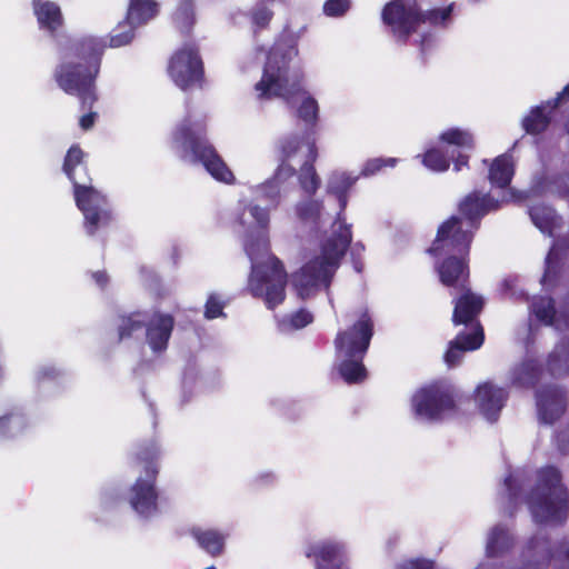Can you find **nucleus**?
<instances>
[{
  "instance_id": "obj_1",
  "label": "nucleus",
  "mask_w": 569,
  "mask_h": 569,
  "mask_svg": "<svg viewBox=\"0 0 569 569\" xmlns=\"http://www.w3.org/2000/svg\"><path fill=\"white\" fill-rule=\"evenodd\" d=\"M333 277L332 269L315 258L288 277L282 261L271 254L266 261L252 264L248 289L254 298H262L268 309L273 310L284 301L288 281L297 297L305 301L322 289L329 291Z\"/></svg>"
},
{
  "instance_id": "obj_2",
  "label": "nucleus",
  "mask_w": 569,
  "mask_h": 569,
  "mask_svg": "<svg viewBox=\"0 0 569 569\" xmlns=\"http://www.w3.org/2000/svg\"><path fill=\"white\" fill-rule=\"evenodd\" d=\"M107 44L102 38L83 37L76 41L69 53L56 67L53 79L67 94L78 98L80 109L98 101L96 80Z\"/></svg>"
},
{
  "instance_id": "obj_3",
  "label": "nucleus",
  "mask_w": 569,
  "mask_h": 569,
  "mask_svg": "<svg viewBox=\"0 0 569 569\" xmlns=\"http://www.w3.org/2000/svg\"><path fill=\"white\" fill-rule=\"evenodd\" d=\"M471 243V231H462L459 217L451 216L438 227L436 238L427 249V253L432 257L445 256L436 266L441 284L457 290L470 286Z\"/></svg>"
},
{
  "instance_id": "obj_4",
  "label": "nucleus",
  "mask_w": 569,
  "mask_h": 569,
  "mask_svg": "<svg viewBox=\"0 0 569 569\" xmlns=\"http://www.w3.org/2000/svg\"><path fill=\"white\" fill-rule=\"evenodd\" d=\"M62 171L71 181L77 208L83 214V228L93 237L114 220L108 198L92 187L86 153L78 143L72 144L63 159Z\"/></svg>"
},
{
  "instance_id": "obj_5",
  "label": "nucleus",
  "mask_w": 569,
  "mask_h": 569,
  "mask_svg": "<svg viewBox=\"0 0 569 569\" xmlns=\"http://www.w3.org/2000/svg\"><path fill=\"white\" fill-rule=\"evenodd\" d=\"M172 142L182 161L201 164L219 182L231 184L236 181L233 172L210 141L204 119L184 117L172 131Z\"/></svg>"
},
{
  "instance_id": "obj_6",
  "label": "nucleus",
  "mask_w": 569,
  "mask_h": 569,
  "mask_svg": "<svg viewBox=\"0 0 569 569\" xmlns=\"http://www.w3.org/2000/svg\"><path fill=\"white\" fill-rule=\"evenodd\" d=\"M373 333L375 321L368 308L360 311L350 327L337 332L333 340L336 369L347 385H359L367 379L368 371L363 360Z\"/></svg>"
},
{
  "instance_id": "obj_7",
  "label": "nucleus",
  "mask_w": 569,
  "mask_h": 569,
  "mask_svg": "<svg viewBox=\"0 0 569 569\" xmlns=\"http://www.w3.org/2000/svg\"><path fill=\"white\" fill-rule=\"evenodd\" d=\"M259 99L282 98L287 103L307 94L303 88V74L296 73L289 78V59L272 49L263 67L261 79L254 84Z\"/></svg>"
},
{
  "instance_id": "obj_8",
  "label": "nucleus",
  "mask_w": 569,
  "mask_h": 569,
  "mask_svg": "<svg viewBox=\"0 0 569 569\" xmlns=\"http://www.w3.org/2000/svg\"><path fill=\"white\" fill-rule=\"evenodd\" d=\"M509 498H569V490L562 482L558 468L546 466L536 473V483L528 471L517 469L505 478Z\"/></svg>"
},
{
  "instance_id": "obj_9",
  "label": "nucleus",
  "mask_w": 569,
  "mask_h": 569,
  "mask_svg": "<svg viewBox=\"0 0 569 569\" xmlns=\"http://www.w3.org/2000/svg\"><path fill=\"white\" fill-rule=\"evenodd\" d=\"M457 398L456 389L450 383L435 381L420 388L413 395L411 405L417 417L433 422L457 411Z\"/></svg>"
},
{
  "instance_id": "obj_10",
  "label": "nucleus",
  "mask_w": 569,
  "mask_h": 569,
  "mask_svg": "<svg viewBox=\"0 0 569 569\" xmlns=\"http://www.w3.org/2000/svg\"><path fill=\"white\" fill-rule=\"evenodd\" d=\"M168 74L174 84L183 91L203 89L206 84L204 63L199 47L184 43L169 59Z\"/></svg>"
},
{
  "instance_id": "obj_11",
  "label": "nucleus",
  "mask_w": 569,
  "mask_h": 569,
  "mask_svg": "<svg viewBox=\"0 0 569 569\" xmlns=\"http://www.w3.org/2000/svg\"><path fill=\"white\" fill-rule=\"evenodd\" d=\"M418 14V0H391L381 10V21L393 40L406 46L419 29Z\"/></svg>"
},
{
  "instance_id": "obj_12",
  "label": "nucleus",
  "mask_w": 569,
  "mask_h": 569,
  "mask_svg": "<svg viewBox=\"0 0 569 569\" xmlns=\"http://www.w3.org/2000/svg\"><path fill=\"white\" fill-rule=\"evenodd\" d=\"M160 448L156 439L142 441L134 453V462L142 469L143 475L138 477L132 486L133 498H158L156 487L159 473L158 460Z\"/></svg>"
},
{
  "instance_id": "obj_13",
  "label": "nucleus",
  "mask_w": 569,
  "mask_h": 569,
  "mask_svg": "<svg viewBox=\"0 0 569 569\" xmlns=\"http://www.w3.org/2000/svg\"><path fill=\"white\" fill-rule=\"evenodd\" d=\"M460 293L452 300L453 311L451 321L455 326H465L469 332L483 331V327L479 320L481 312L485 309V298L472 291L471 287L459 290Z\"/></svg>"
},
{
  "instance_id": "obj_14",
  "label": "nucleus",
  "mask_w": 569,
  "mask_h": 569,
  "mask_svg": "<svg viewBox=\"0 0 569 569\" xmlns=\"http://www.w3.org/2000/svg\"><path fill=\"white\" fill-rule=\"evenodd\" d=\"M499 207V201L490 194H481L479 191L468 193L458 204V217L462 223V231H471L473 239L482 218Z\"/></svg>"
},
{
  "instance_id": "obj_15",
  "label": "nucleus",
  "mask_w": 569,
  "mask_h": 569,
  "mask_svg": "<svg viewBox=\"0 0 569 569\" xmlns=\"http://www.w3.org/2000/svg\"><path fill=\"white\" fill-rule=\"evenodd\" d=\"M351 241V226L341 223L339 228L322 242L321 253L320 256L315 257V259L320 260L325 267L331 268L332 272L336 273V270L350 247Z\"/></svg>"
},
{
  "instance_id": "obj_16",
  "label": "nucleus",
  "mask_w": 569,
  "mask_h": 569,
  "mask_svg": "<svg viewBox=\"0 0 569 569\" xmlns=\"http://www.w3.org/2000/svg\"><path fill=\"white\" fill-rule=\"evenodd\" d=\"M174 318L159 310L148 311L146 321V340L153 352H162L168 348L174 329Z\"/></svg>"
},
{
  "instance_id": "obj_17",
  "label": "nucleus",
  "mask_w": 569,
  "mask_h": 569,
  "mask_svg": "<svg viewBox=\"0 0 569 569\" xmlns=\"http://www.w3.org/2000/svg\"><path fill=\"white\" fill-rule=\"evenodd\" d=\"M438 140L446 146H453L459 149L457 153L451 152L453 161V171L459 172L463 168H469L471 152L476 148V139L471 131L461 128H449L442 131Z\"/></svg>"
},
{
  "instance_id": "obj_18",
  "label": "nucleus",
  "mask_w": 569,
  "mask_h": 569,
  "mask_svg": "<svg viewBox=\"0 0 569 569\" xmlns=\"http://www.w3.org/2000/svg\"><path fill=\"white\" fill-rule=\"evenodd\" d=\"M539 418L545 423H553L566 411L567 393L558 386H546L536 392Z\"/></svg>"
},
{
  "instance_id": "obj_19",
  "label": "nucleus",
  "mask_w": 569,
  "mask_h": 569,
  "mask_svg": "<svg viewBox=\"0 0 569 569\" xmlns=\"http://www.w3.org/2000/svg\"><path fill=\"white\" fill-rule=\"evenodd\" d=\"M509 398L507 389L492 382H483L477 388V401L480 412L490 422L498 420L500 411Z\"/></svg>"
},
{
  "instance_id": "obj_20",
  "label": "nucleus",
  "mask_w": 569,
  "mask_h": 569,
  "mask_svg": "<svg viewBox=\"0 0 569 569\" xmlns=\"http://www.w3.org/2000/svg\"><path fill=\"white\" fill-rule=\"evenodd\" d=\"M538 523L560 525L569 513V500H526Z\"/></svg>"
},
{
  "instance_id": "obj_21",
  "label": "nucleus",
  "mask_w": 569,
  "mask_h": 569,
  "mask_svg": "<svg viewBox=\"0 0 569 569\" xmlns=\"http://www.w3.org/2000/svg\"><path fill=\"white\" fill-rule=\"evenodd\" d=\"M485 341V332L480 330L473 332L460 331L453 340L449 342L445 353V362L452 368L458 366L467 351L479 349Z\"/></svg>"
},
{
  "instance_id": "obj_22",
  "label": "nucleus",
  "mask_w": 569,
  "mask_h": 569,
  "mask_svg": "<svg viewBox=\"0 0 569 569\" xmlns=\"http://www.w3.org/2000/svg\"><path fill=\"white\" fill-rule=\"evenodd\" d=\"M343 546L326 540L311 543L306 549L308 558H315L317 569H338L342 563Z\"/></svg>"
},
{
  "instance_id": "obj_23",
  "label": "nucleus",
  "mask_w": 569,
  "mask_h": 569,
  "mask_svg": "<svg viewBox=\"0 0 569 569\" xmlns=\"http://www.w3.org/2000/svg\"><path fill=\"white\" fill-rule=\"evenodd\" d=\"M317 159L318 148L316 139L312 138L308 140V153L298 176L299 186L308 197H313L321 186V179L315 167Z\"/></svg>"
},
{
  "instance_id": "obj_24",
  "label": "nucleus",
  "mask_w": 569,
  "mask_h": 569,
  "mask_svg": "<svg viewBox=\"0 0 569 569\" xmlns=\"http://www.w3.org/2000/svg\"><path fill=\"white\" fill-rule=\"evenodd\" d=\"M33 11L39 27L51 34L57 32L63 24V16L60 7L52 1L33 0Z\"/></svg>"
},
{
  "instance_id": "obj_25",
  "label": "nucleus",
  "mask_w": 569,
  "mask_h": 569,
  "mask_svg": "<svg viewBox=\"0 0 569 569\" xmlns=\"http://www.w3.org/2000/svg\"><path fill=\"white\" fill-rule=\"evenodd\" d=\"M513 174L515 164L512 157L502 153L490 163L488 179L492 186L503 189L510 184Z\"/></svg>"
},
{
  "instance_id": "obj_26",
  "label": "nucleus",
  "mask_w": 569,
  "mask_h": 569,
  "mask_svg": "<svg viewBox=\"0 0 569 569\" xmlns=\"http://www.w3.org/2000/svg\"><path fill=\"white\" fill-rule=\"evenodd\" d=\"M513 536L507 527L495 526L487 536L486 553L488 558L499 557L513 546Z\"/></svg>"
},
{
  "instance_id": "obj_27",
  "label": "nucleus",
  "mask_w": 569,
  "mask_h": 569,
  "mask_svg": "<svg viewBox=\"0 0 569 569\" xmlns=\"http://www.w3.org/2000/svg\"><path fill=\"white\" fill-rule=\"evenodd\" d=\"M542 367L536 360H526L512 370L511 383L520 388H533L540 380Z\"/></svg>"
},
{
  "instance_id": "obj_28",
  "label": "nucleus",
  "mask_w": 569,
  "mask_h": 569,
  "mask_svg": "<svg viewBox=\"0 0 569 569\" xmlns=\"http://www.w3.org/2000/svg\"><path fill=\"white\" fill-rule=\"evenodd\" d=\"M148 311L138 310L130 313H121L117 318L118 341L130 339L134 332L144 328Z\"/></svg>"
},
{
  "instance_id": "obj_29",
  "label": "nucleus",
  "mask_w": 569,
  "mask_h": 569,
  "mask_svg": "<svg viewBox=\"0 0 569 569\" xmlns=\"http://www.w3.org/2000/svg\"><path fill=\"white\" fill-rule=\"evenodd\" d=\"M550 111L546 112L543 106H537L532 108L529 113L522 119V128L526 133L537 136L545 132L551 123V106Z\"/></svg>"
},
{
  "instance_id": "obj_30",
  "label": "nucleus",
  "mask_w": 569,
  "mask_h": 569,
  "mask_svg": "<svg viewBox=\"0 0 569 569\" xmlns=\"http://www.w3.org/2000/svg\"><path fill=\"white\" fill-rule=\"evenodd\" d=\"M453 10V2L443 8H432L428 10H423L419 3V27L428 24L435 28H447L451 21Z\"/></svg>"
},
{
  "instance_id": "obj_31",
  "label": "nucleus",
  "mask_w": 569,
  "mask_h": 569,
  "mask_svg": "<svg viewBox=\"0 0 569 569\" xmlns=\"http://www.w3.org/2000/svg\"><path fill=\"white\" fill-rule=\"evenodd\" d=\"M296 116L306 124L307 130L310 131V133L307 134V141L312 139L313 137L310 136L315 134V129L319 120V106L317 100L307 94L297 108Z\"/></svg>"
},
{
  "instance_id": "obj_32",
  "label": "nucleus",
  "mask_w": 569,
  "mask_h": 569,
  "mask_svg": "<svg viewBox=\"0 0 569 569\" xmlns=\"http://www.w3.org/2000/svg\"><path fill=\"white\" fill-rule=\"evenodd\" d=\"M192 537L199 547L211 556H218L224 547V536L214 530L192 529Z\"/></svg>"
},
{
  "instance_id": "obj_33",
  "label": "nucleus",
  "mask_w": 569,
  "mask_h": 569,
  "mask_svg": "<svg viewBox=\"0 0 569 569\" xmlns=\"http://www.w3.org/2000/svg\"><path fill=\"white\" fill-rule=\"evenodd\" d=\"M547 369L552 377L569 373V341L556 346L547 360Z\"/></svg>"
},
{
  "instance_id": "obj_34",
  "label": "nucleus",
  "mask_w": 569,
  "mask_h": 569,
  "mask_svg": "<svg viewBox=\"0 0 569 569\" xmlns=\"http://www.w3.org/2000/svg\"><path fill=\"white\" fill-rule=\"evenodd\" d=\"M323 208L322 200L309 197L297 202L295 211L300 221L318 226Z\"/></svg>"
},
{
  "instance_id": "obj_35",
  "label": "nucleus",
  "mask_w": 569,
  "mask_h": 569,
  "mask_svg": "<svg viewBox=\"0 0 569 569\" xmlns=\"http://www.w3.org/2000/svg\"><path fill=\"white\" fill-rule=\"evenodd\" d=\"M296 173H297L296 168L293 166H291L289 163V161L280 160V163H279L272 179L262 186V191L268 197H271L274 199L279 198V196H280L279 184L287 181L288 179L292 178L293 176H296Z\"/></svg>"
},
{
  "instance_id": "obj_36",
  "label": "nucleus",
  "mask_w": 569,
  "mask_h": 569,
  "mask_svg": "<svg viewBox=\"0 0 569 569\" xmlns=\"http://www.w3.org/2000/svg\"><path fill=\"white\" fill-rule=\"evenodd\" d=\"M173 21L183 34H189L196 24V10L193 0H181L174 11Z\"/></svg>"
},
{
  "instance_id": "obj_37",
  "label": "nucleus",
  "mask_w": 569,
  "mask_h": 569,
  "mask_svg": "<svg viewBox=\"0 0 569 569\" xmlns=\"http://www.w3.org/2000/svg\"><path fill=\"white\" fill-rule=\"evenodd\" d=\"M158 12V4L153 0H130L127 17L128 20L144 23Z\"/></svg>"
},
{
  "instance_id": "obj_38",
  "label": "nucleus",
  "mask_w": 569,
  "mask_h": 569,
  "mask_svg": "<svg viewBox=\"0 0 569 569\" xmlns=\"http://www.w3.org/2000/svg\"><path fill=\"white\" fill-rule=\"evenodd\" d=\"M529 214L535 223L542 232H551L556 226L555 210L545 204H535L530 207Z\"/></svg>"
},
{
  "instance_id": "obj_39",
  "label": "nucleus",
  "mask_w": 569,
  "mask_h": 569,
  "mask_svg": "<svg viewBox=\"0 0 569 569\" xmlns=\"http://www.w3.org/2000/svg\"><path fill=\"white\" fill-rule=\"evenodd\" d=\"M357 180L358 177L348 172L335 171L328 178L327 193L332 196L349 193Z\"/></svg>"
},
{
  "instance_id": "obj_40",
  "label": "nucleus",
  "mask_w": 569,
  "mask_h": 569,
  "mask_svg": "<svg viewBox=\"0 0 569 569\" xmlns=\"http://www.w3.org/2000/svg\"><path fill=\"white\" fill-rule=\"evenodd\" d=\"M28 426L27 418L21 412H9L0 417V436L12 437L22 432Z\"/></svg>"
},
{
  "instance_id": "obj_41",
  "label": "nucleus",
  "mask_w": 569,
  "mask_h": 569,
  "mask_svg": "<svg viewBox=\"0 0 569 569\" xmlns=\"http://www.w3.org/2000/svg\"><path fill=\"white\" fill-rule=\"evenodd\" d=\"M425 167L435 172H445L450 167V159L440 148H429L421 156Z\"/></svg>"
},
{
  "instance_id": "obj_42",
  "label": "nucleus",
  "mask_w": 569,
  "mask_h": 569,
  "mask_svg": "<svg viewBox=\"0 0 569 569\" xmlns=\"http://www.w3.org/2000/svg\"><path fill=\"white\" fill-rule=\"evenodd\" d=\"M134 38V26L131 20L126 18L119 22L112 30L109 40V47L119 48L129 44Z\"/></svg>"
},
{
  "instance_id": "obj_43",
  "label": "nucleus",
  "mask_w": 569,
  "mask_h": 569,
  "mask_svg": "<svg viewBox=\"0 0 569 569\" xmlns=\"http://www.w3.org/2000/svg\"><path fill=\"white\" fill-rule=\"evenodd\" d=\"M532 310L538 320L552 325L556 316L555 301L550 297H540L532 302Z\"/></svg>"
},
{
  "instance_id": "obj_44",
  "label": "nucleus",
  "mask_w": 569,
  "mask_h": 569,
  "mask_svg": "<svg viewBox=\"0 0 569 569\" xmlns=\"http://www.w3.org/2000/svg\"><path fill=\"white\" fill-rule=\"evenodd\" d=\"M249 17L253 26V32L258 33L269 26L273 18V11L266 4V1H262L251 9Z\"/></svg>"
},
{
  "instance_id": "obj_45",
  "label": "nucleus",
  "mask_w": 569,
  "mask_h": 569,
  "mask_svg": "<svg viewBox=\"0 0 569 569\" xmlns=\"http://www.w3.org/2000/svg\"><path fill=\"white\" fill-rule=\"evenodd\" d=\"M302 139L297 134H290L279 140L278 149L280 160L290 161L300 150Z\"/></svg>"
},
{
  "instance_id": "obj_46",
  "label": "nucleus",
  "mask_w": 569,
  "mask_h": 569,
  "mask_svg": "<svg viewBox=\"0 0 569 569\" xmlns=\"http://www.w3.org/2000/svg\"><path fill=\"white\" fill-rule=\"evenodd\" d=\"M129 508L141 519H150L160 512L157 500H124Z\"/></svg>"
},
{
  "instance_id": "obj_47",
  "label": "nucleus",
  "mask_w": 569,
  "mask_h": 569,
  "mask_svg": "<svg viewBox=\"0 0 569 569\" xmlns=\"http://www.w3.org/2000/svg\"><path fill=\"white\" fill-rule=\"evenodd\" d=\"M223 308L224 302L221 301L218 295H209L204 305V318L208 320H212L219 317H224L226 315L223 312Z\"/></svg>"
},
{
  "instance_id": "obj_48",
  "label": "nucleus",
  "mask_w": 569,
  "mask_h": 569,
  "mask_svg": "<svg viewBox=\"0 0 569 569\" xmlns=\"http://www.w3.org/2000/svg\"><path fill=\"white\" fill-rule=\"evenodd\" d=\"M397 160L395 158H388V159H383V158H375V159H369L362 170H361V174L365 176V177H369V176H373L376 174L377 172H379L382 168L385 167H393L396 164Z\"/></svg>"
},
{
  "instance_id": "obj_49",
  "label": "nucleus",
  "mask_w": 569,
  "mask_h": 569,
  "mask_svg": "<svg viewBox=\"0 0 569 569\" xmlns=\"http://www.w3.org/2000/svg\"><path fill=\"white\" fill-rule=\"evenodd\" d=\"M350 9V0H327L323 3V13L327 17H341Z\"/></svg>"
},
{
  "instance_id": "obj_50",
  "label": "nucleus",
  "mask_w": 569,
  "mask_h": 569,
  "mask_svg": "<svg viewBox=\"0 0 569 569\" xmlns=\"http://www.w3.org/2000/svg\"><path fill=\"white\" fill-rule=\"evenodd\" d=\"M312 321L313 315L305 308H300L290 317V325L295 329H302L310 325Z\"/></svg>"
},
{
  "instance_id": "obj_51",
  "label": "nucleus",
  "mask_w": 569,
  "mask_h": 569,
  "mask_svg": "<svg viewBox=\"0 0 569 569\" xmlns=\"http://www.w3.org/2000/svg\"><path fill=\"white\" fill-rule=\"evenodd\" d=\"M551 184L561 197L569 199V171L553 176Z\"/></svg>"
},
{
  "instance_id": "obj_52",
  "label": "nucleus",
  "mask_w": 569,
  "mask_h": 569,
  "mask_svg": "<svg viewBox=\"0 0 569 569\" xmlns=\"http://www.w3.org/2000/svg\"><path fill=\"white\" fill-rule=\"evenodd\" d=\"M249 212L260 229H266L269 223V211L260 206H250Z\"/></svg>"
},
{
  "instance_id": "obj_53",
  "label": "nucleus",
  "mask_w": 569,
  "mask_h": 569,
  "mask_svg": "<svg viewBox=\"0 0 569 569\" xmlns=\"http://www.w3.org/2000/svg\"><path fill=\"white\" fill-rule=\"evenodd\" d=\"M87 112L80 117L79 119V127L83 130V131H88L90 129L93 128L97 119H98V112L97 111H93V106L92 107H87L84 109Z\"/></svg>"
},
{
  "instance_id": "obj_54",
  "label": "nucleus",
  "mask_w": 569,
  "mask_h": 569,
  "mask_svg": "<svg viewBox=\"0 0 569 569\" xmlns=\"http://www.w3.org/2000/svg\"><path fill=\"white\" fill-rule=\"evenodd\" d=\"M556 258L555 250H550L546 259V270L542 277V281L546 283L551 281L557 273V261H553Z\"/></svg>"
},
{
  "instance_id": "obj_55",
  "label": "nucleus",
  "mask_w": 569,
  "mask_h": 569,
  "mask_svg": "<svg viewBox=\"0 0 569 569\" xmlns=\"http://www.w3.org/2000/svg\"><path fill=\"white\" fill-rule=\"evenodd\" d=\"M420 50V58L421 62H427V51L432 47L433 44V37L429 32H425L420 36L419 40L417 41Z\"/></svg>"
},
{
  "instance_id": "obj_56",
  "label": "nucleus",
  "mask_w": 569,
  "mask_h": 569,
  "mask_svg": "<svg viewBox=\"0 0 569 569\" xmlns=\"http://www.w3.org/2000/svg\"><path fill=\"white\" fill-rule=\"evenodd\" d=\"M556 438H557V446H558L559 451L562 455H568L569 453V425L565 429L558 431Z\"/></svg>"
},
{
  "instance_id": "obj_57",
  "label": "nucleus",
  "mask_w": 569,
  "mask_h": 569,
  "mask_svg": "<svg viewBox=\"0 0 569 569\" xmlns=\"http://www.w3.org/2000/svg\"><path fill=\"white\" fill-rule=\"evenodd\" d=\"M569 101V83L563 87L562 91L557 93V96L549 100L548 103L551 106V109H557L560 104Z\"/></svg>"
},
{
  "instance_id": "obj_58",
  "label": "nucleus",
  "mask_w": 569,
  "mask_h": 569,
  "mask_svg": "<svg viewBox=\"0 0 569 569\" xmlns=\"http://www.w3.org/2000/svg\"><path fill=\"white\" fill-rule=\"evenodd\" d=\"M348 194L349 193H342V194H336L335 196L337 198V200L339 202V207H340V210L337 213V218H336V222H338L339 226L341 223H346L343 212H345V210L347 208V204H348Z\"/></svg>"
},
{
  "instance_id": "obj_59",
  "label": "nucleus",
  "mask_w": 569,
  "mask_h": 569,
  "mask_svg": "<svg viewBox=\"0 0 569 569\" xmlns=\"http://www.w3.org/2000/svg\"><path fill=\"white\" fill-rule=\"evenodd\" d=\"M398 569H432V563L425 560L408 561L399 566Z\"/></svg>"
},
{
  "instance_id": "obj_60",
  "label": "nucleus",
  "mask_w": 569,
  "mask_h": 569,
  "mask_svg": "<svg viewBox=\"0 0 569 569\" xmlns=\"http://www.w3.org/2000/svg\"><path fill=\"white\" fill-rule=\"evenodd\" d=\"M91 277L94 282L102 289L106 288L109 282V277L104 270L94 271L92 272Z\"/></svg>"
},
{
  "instance_id": "obj_61",
  "label": "nucleus",
  "mask_w": 569,
  "mask_h": 569,
  "mask_svg": "<svg viewBox=\"0 0 569 569\" xmlns=\"http://www.w3.org/2000/svg\"><path fill=\"white\" fill-rule=\"evenodd\" d=\"M244 249H246V252H247V254L249 256V258H250L251 260H253V259H254V257H253V253H254V252H253V243H251V242H247V243L244 244Z\"/></svg>"
},
{
  "instance_id": "obj_62",
  "label": "nucleus",
  "mask_w": 569,
  "mask_h": 569,
  "mask_svg": "<svg viewBox=\"0 0 569 569\" xmlns=\"http://www.w3.org/2000/svg\"><path fill=\"white\" fill-rule=\"evenodd\" d=\"M566 131L569 134V122L566 124Z\"/></svg>"
},
{
  "instance_id": "obj_63",
  "label": "nucleus",
  "mask_w": 569,
  "mask_h": 569,
  "mask_svg": "<svg viewBox=\"0 0 569 569\" xmlns=\"http://www.w3.org/2000/svg\"><path fill=\"white\" fill-rule=\"evenodd\" d=\"M262 244L266 247L267 246V241L263 239L262 240Z\"/></svg>"
}]
</instances>
